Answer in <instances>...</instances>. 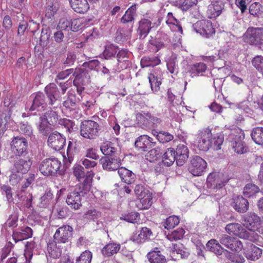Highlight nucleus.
Returning a JSON list of instances; mask_svg holds the SVG:
<instances>
[{
    "label": "nucleus",
    "mask_w": 263,
    "mask_h": 263,
    "mask_svg": "<svg viewBox=\"0 0 263 263\" xmlns=\"http://www.w3.org/2000/svg\"><path fill=\"white\" fill-rule=\"evenodd\" d=\"M242 218L243 225L249 230L248 231L255 233L260 224V218L255 213L250 212L244 215Z\"/></svg>",
    "instance_id": "nucleus-11"
},
{
    "label": "nucleus",
    "mask_w": 263,
    "mask_h": 263,
    "mask_svg": "<svg viewBox=\"0 0 263 263\" xmlns=\"http://www.w3.org/2000/svg\"><path fill=\"white\" fill-rule=\"evenodd\" d=\"M243 140L239 139L231 142L234 152L237 154H242L248 151V147L243 142Z\"/></svg>",
    "instance_id": "nucleus-39"
},
{
    "label": "nucleus",
    "mask_w": 263,
    "mask_h": 263,
    "mask_svg": "<svg viewBox=\"0 0 263 263\" xmlns=\"http://www.w3.org/2000/svg\"><path fill=\"white\" fill-rule=\"evenodd\" d=\"M120 249V245L110 243L106 245L102 249V253L104 256L109 257L116 254Z\"/></svg>",
    "instance_id": "nucleus-37"
},
{
    "label": "nucleus",
    "mask_w": 263,
    "mask_h": 263,
    "mask_svg": "<svg viewBox=\"0 0 263 263\" xmlns=\"http://www.w3.org/2000/svg\"><path fill=\"white\" fill-rule=\"evenodd\" d=\"M195 144L199 151L206 152L212 146V133L209 128L199 130L196 135Z\"/></svg>",
    "instance_id": "nucleus-3"
},
{
    "label": "nucleus",
    "mask_w": 263,
    "mask_h": 263,
    "mask_svg": "<svg viewBox=\"0 0 263 263\" xmlns=\"http://www.w3.org/2000/svg\"><path fill=\"white\" fill-rule=\"evenodd\" d=\"M84 194L81 187H78L76 186L73 190H71V192L68 193L66 202L71 208L74 210H78L82 206L81 197Z\"/></svg>",
    "instance_id": "nucleus-7"
},
{
    "label": "nucleus",
    "mask_w": 263,
    "mask_h": 263,
    "mask_svg": "<svg viewBox=\"0 0 263 263\" xmlns=\"http://www.w3.org/2000/svg\"><path fill=\"white\" fill-rule=\"evenodd\" d=\"M25 248L24 256L26 260V263H31L32 257L33 256L32 242L27 241L25 244Z\"/></svg>",
    "instance_id": "nucleus-58"
},
{
    "label": "nucleus",
    "mask_w": 263,
    "mask_h": 263,
    "mask_svg": "<svg viewBox=\"0 0 263 263\" xmlns=\"http://www.w3.org/2000/svg\"><path fill=\"white\" fill-rule=\"evenodd\" d=\"M261 254V249L252 243L248 244L245 249V255L249 260H256L259 259Z\"/></svg>",
    "instance_id": "nucleus-22"
},
{
    "label": "nucleus",
    "mask_w": 263,
    "mask_h": 263,
    "mask_svg": "<svg viewBox=\"0 0 263 263\" xmlns=\"http://www.w3.org/2000/svg\"><path fill=\"white\" fill-rule=\"evenodd\" d=\"M228 181V180L219 181L217 179L215 178V175L212 174H210L208 176L206 179L207 187L212 190H216V192L218 191V193L216 194V196L218 195V196L216 197V200L219 199L226 192L225 190L222 189V187Z\"/></svg>",
    "instance_id": "nucleus-13"
},
{
    "label": "nucleus",
    "mask_w": 263,
    "mask_h": 263,
    "mask_svg": "<svg viewBox=\"0 0 263 263\" xmlns=\"http://www.w3.org/2000/svg\"><path fill=\"white\" fill-rule=\"evenodd\" d=\"M120 219L128 222L134 223L137 222L139 220V214L137 212H130L122 215Z\"/></svg>",
    "instance_id": "nucleus-54"
},
{
    "label": "nucleus",
    "mask_w": 263,
    "mask_h": 263,
    "mask_svg": "<svg viewBox=\"0 0 263 263\" xmlns=\"http://www.w3.org/2000/svg\"><path fill=\"white\" fill-rule=\"evenodd\" d=\"M160 63V60L158 57H144L141 59V64L143 67H154Z\"/></svg>",
    "instance_id": "nucleus-42"
},
{
    "label": "nucleus",
    "mask_w": 263,
    "mask_h": 263,
    "mask_svg": "<svg viewBox=\"0 0 263 263\" xmlns=\"http://www.w3.org/2000/svg\"><path fill=\"white\" fill-rule=\"evenodd\" d=\"M179 223V217L176 216H171L166 219L165 221L163 223V226L165 229H171L174 228Z\"/></svg>",
    "instance_id": "nucleus-53"
},
{
    "label": "nucleus",
    "mask_w": 263,
    "mask_h": 263,
    "mask_svg": "<svg viewBox=\"0 0 263 263\" xmlns=\"http://www.w3.org/2000/svg\"><path fill=\"white\" fill-rule=\"evenodd\" d=\"M47 142L53 149L60 151L65 145L66 139L62 134L55 131L50 134Z\"/></svg>",
    "instance_id": "nucleus-14"
},
{
    "label": "nucleus",
    "mask_w": 263,
    "mask_h": 263,
    "mask_svg": "<svg viewBox=\"0 0 263 263\" xmlns=\"http://www.w3.org/2000/svg\"><path fill=\"white\" fill-rule=\"evenodd\" d=\"M147 257L150 263H166L165 257L161 252L156 248L155 250L149 252Z\"/></svg>",
    "instance_id": "nucleus-32"
},
{
    "label": "nucleus",
    "mask_w": 263,
    "mask_h": 263,
    "mask_svg": "<svg viewBox=\"0 0 263 263\" xmlns=\"http://www.w3.org/2000/svg\"><path fill=\"white\" fill-rule=\"evenodd\" d=\"M73 76L74 77L73 85L77 84L78 82H81L82 84L87 83L90 79V71L84 67L74 69Z\"/></svg>",
    "instance_id": "nucleus-20"
},
{
    "label": "nucleus",
    "mask_w": 263,
    "mask_h": 263,
    "mask_svg": "<svg viewBox=\"0 0 263 263\" xmlns=\"http://www.w3.org/2000/svg\"><path fill=\"white\" fill-rule=\"evenodd\" d=\"M225 229L230 235L238 236L252 242H255L259 238V235L256 233L248 232L238 223H229L226 226Z\"/></svg>",
    "instance_id": "nucleus-1"
},
{
    "label": "nucleus",
    "mask_w": 263,
    "mask_h": 263,
    "mask_svg": "<svg viewBox=\"0 0 263 263\" xmlns=\"http://www.w3.org/2000/svg\"><path fill=\"white\" fill-rule=\"evenodd\" d=\"M16 235H17L19 240L26 239L32 236V230L30 228L27 227L24 229L22 230L21 231L16 232Z\"/></svg>",
    "instance_id": "nucleus-62"
},
{
    "label": "nucleus",
    "mask_w": 263,
    "mask_h": 263,
    "mask_svg": "<svg viewBox=\"0 0 263 263\" xmlns=\"http://www.w3.org/2000/svg\"><path fill=\"white\" fill-rule=\"evenodd\" d=\"M206 69V65L203 63H198L190 66L189 72L192 78L202 75Z\"/></svg>",
    "instance_id": "nucleus-33"
},
{
    "label": "nucleus",
    "mask_w": 263,
    "mask_h": 263,
    "mask_svg": "<svg viewBox=\"0 0 263 263\" xmlns=\"http://www.w3.org/2000/svg\"><path fill=\"white\" fill-rule=\"evenodd\" d=\"M150 114H146L145 115L141 114L138 115L137 118L138 120V123L143 128L151 127V122L149 119Z\"/></svg>",
    "instance_id": "nucleus-51"
},
{
    "label": "nucleus",
    "mask_w": 263,
    "mask_h": 263,
    "mask_svg": "<svg viewBox=\"0 0 263 263\" xmlns=\"http://www.w3.org/2000/svg\"><path fill=\"white\" fill-rule=\"evenodd\" d=\"M100 163L104 170L112 171L118 170L121 165L119 157H103L100 160Z\"/></svg>",
    "instance_id": "nucleus-18"
},
{
    "label": "nucleus",
    "mask_w": 263,
    "mask_h": 263,
    "mask_svg": "<svg viewBox=\"0 0 263 263\" xmlns=\"http://www.w3.org/2000/svg\"><path fill=\"white\" fill-rule=\"evenodd\" d=\"M73 228L68 225L59 228L54 235L56 243H66L70 241L72 237Z\"/></svg>",
    "instance_id": "nucleus-12"
},
{
    "label": "nucleus",
    "mask_w": 263,
    "mask_h": 263,
    "mask_svg": "<svg viewBox=\"0 0 263 263\" xmlns=\"http://www.w3.org/2000/svg\"><path fill=\"white\" fill-rule=\"evenodd\" d=\"M73 174L79 181L86 175L83 167L80 164H76L73 166Z\"/></svg>",
    "instance_id": "nucleus-63"
},
{
    "label": "nucleus",
    "mask_w": 263,
    "mask_h": 263,
    "mask_svg": "<svg viewBox=\"0 0 263 263\" xmlns=\"http://www.w3.org/2000/svg\"><path fill=\"white\" fill-rule=\"evenodd\" d=\"M71 7L77 13H84L89 8L87 0H69Z\"/></svg>",
    "instance_id": "nucleus-28"
},
{
    "label": "nucleus",
    "mask_w": 263,
    "mask_h": 263,
    "mask_svg": "<svg viewBox=\"0 0 263 263\" xmlns=\"http://www.w3.org/2000/svg\"><path fill=\"white\" fill-rule=\"evenodd\" d=\"M252 139L257 144L263 145V128L256 127L253 129L251 134Z\"/></svg>",
    "instance_id": "nucleus-45"
},
{
    "label": "nucleus",
    "mask_w": 263,
    "mask_h": 263,
    "mask_svg": "<svg viewBox=\"0 0 263 263\" xmlns=\"http://www.w3.org/2000/svg\"><path fill=\"white\" fill-rule=\"evenodd\" d=\"M80 129L81 136L90 140L95 139L98 137L101 130L98 123L90 120L83 121Z\"/></svg>",
    "instance_id": "nucleus-2"
},
{
    "label": "nucleus",
    "mask_w": 263,
    "mask_h": 263,
    "mask_svg": "<svg viewBox=\"0 0 263 263\" xmlns=\"http://www.w3.org/2000/svg\"><path fill=\"white\" fill-rule=\"evenodd\" d=\"M178 59L176 55H172L167 61L168 70L172 74H177L178 72Z\"/></svg>",
    "instance_id": "nucleus-41"
},
{
    "label": "nucleus",
    "mask_w": 263,
    "mask_h": 263,
    "mask_svg": "<svg viewBox=\"0 0 263 263\" xmlns=\"http://www.w3.org/2000/svg\"><path fill=\"white\" fill-rule=\"evenodd\" d=\"M54 210L57 213L58 217L60 219L66 218L68 217L70 214L68 208L65 205H58V206L54 209Z\"/></svg>",
    "instance_id": "nucleus-59"
},
{
    "label": "nucleus",
    "mask_w": 263,
    "mask_h": 263,
    "mask_svg": "<svg viewBox=\"0 0 263 263\" xmlns=\"http://www.w3.org/2000/svg\"><path fill=\"white\" fill-rule=\"evenodd\" d=\"M156 141L146 135H141L137 138L135 142V146L139 150L146 151L156 145Z\"/></svg>",
    "instance_id": "nucleus-16"
},
{
    "label": "nucleus",
    "mask_w": 263,
    "mask_h": 263,
    "mask_svg": "<svg viewBox=\"0 0 263 263\" xmlns=\"http://www.w3.org/2000/svg\"><path fill=\"white\" fill-rule=\"evenodd\" d=\"M46 105L44 95L42 92H37L34 98V110L36 108L38 111L44 110Z\"/></svg>",
    "instance_id": "nucleus-40"
},
{
    "label": "nucleus",
    "mask_w": 263,
    "mask_h": 263,
    "mask_svg": "<svg viewBox=\"0 0 263 263\" xmlns=\"http://www.w3.org/2000/svg\"><path fill=\"white\" fill-rule=\"evenodd\" d=\"M207 247L210 248V251L216 254H219L222 252V249L218 241L215 239H211L207 243Z\"/></svg>",
    "instance_id": "nucleus-60"
},
{
    "label": "nucleus",
    "mask_w": 263,
    "mask_h": 263,
    "mask_svg": "<svg viewBox=\"0 0 263 263\" xmlns=\"http://www.w3.org/2000/svg\"><path fill=\"white\" fill-rule=\"evenodd\" d=\"M118 173L121 181L126 184H130L135 181V174L124 167H119Z\"/></svg>",
    "instance_id": "nucleus-26"
},
{
    "label": "nucleus",
    "mask_w": 263,
    "mask_h": 263,
    "mask_svg": "<svg viewBox=\"0 0 263 263\" xmlns=\"http://www.w3.org/2000/svg\"><path fill=\"white\" fill-rule=\"evenodd\" d=\"M154 133L156 135L157 140L162 143H165L172 141L174 139V136L168 132H155Z\"/></svg>",
    "instance_id": "nucleus-49"
},
{
    "label": "nucleus",
    "mask_w": 263,
    "mask_h": 263,
    "mask_svg": "<svg viewBox=\"0 0 263 263\" xmlns=\"http://www.w3.org/2000/svg\"><path fill=\"white\" fill-rule=\"evenodd\" d=\"M42 116L46 118L49 125L52 126L55 125L59 121L57 113L51 109L47 110Z\"/></svg>",
    "instance_id": "nucleus-47"
},
{
    "label": "nucleus",
    "mask_w": 263,
    "mask_h": 263,
    "mask_svg": "<svg viewBox=\"0 0 263 263\" xmlns=\"http://www.w3.org/2000/svg\"><path fill=\"white\" fill-rule=\"evenodd\" d=\"M100 62L97 60H90L88 62H84L82 67L85 68H89L90 70H99V67L100 66Z\"/></svg>",
    "instance_id": "nucleus-64"
},
{
    "label": "nucleus",
    "mask_w": 263,
    "mask_h": 263,
    "mask_svg": "<svg viewBox=\"0 0 263 263\" xmlns=\"http://www.w3.org/2000/svg\"><path fill=\"white\" fill-rule=\"evenodd\" d=\"M193 29L203 36L209 38L215 33V29L211 21L202 20L193 25Z\"/></svg>",
    "instance_id": "nucleus-5"
},
{
    "label": "nucleus",
    "mask_w": 263,
    "mask_h": 263,
    "mask_svg": "<svg viewBox=\"0 0 263 263\" xmlns=\"http://www.w3.org/2000/svg\"><path fill=\"white\" fill-rule=\"evenodd\" d=\"M45 90L50 100L49 104L52 105L59 98L56 85L53 83H50L45 87Z\"/></svg>",
    "instance_id": "nucleus-29"
},
{
    "label": "nucleus",
    "mask_w": 263,
    "mask_h": 263,
    "mask_svg": "<svg viewBox=\"0 0 263 263\" xmlns=\"http://www.w3.org/2000/svg\"><path fill=\"white\" fill-rule=\"evenodd\" d=\"M153 22V19L151 17H144L138 22L137 34L140 40L144 39L154 27L156 23Z\"/></svg>",
    "instance_id": "nucleus-9"
},
{
    "label": "nucleus",
    "mask_w": 263,
    "mask_h": 263,
    "mask_svg": "<svg viewBox=\"0 0 263 263\" xmlns=\"http://www.w3.org/2000/svg\"><path fill=\"white\" fill-rule=\"evenodd\" d=\"M177 158V165L182 166L189 157V150L185 143L179 144L175 151Z\"/></svg>",
    "instance_id": "nucleus-19"
},
{
    "label": "nucleus",
    "mask_w": 263,
    "mask_h": 263,
    "mask_svg": "<svg viewBox=\"0 0 263 263\" xmlns=\"http://www.w3.org/2000/svg\"><path fill=\"white\" fill-rule=\"evenodd\" d=\"M15 167L18 173L25 174L27 172L29 168V164L26 161L20 159L15 163Z\"/></svg>",
    "instance_id": "nucleus-56"
},
{
    "label": "nucleus",
    "mask_w": 263,
    "mask_h": 263,
    "mask_svg": "<svg viewBox=\"0 0 263 263\" xmlns=\"http://www.w3.org/2000/svg\"><path fill=\"white\" fill-rule=\"evenodd\" d=\"M93 177V173L91 172H88L87 174L83 178L84 179L82 183L78 187H80L81 190L83 191V193L85 194L88 191H89L92 183V178Z\"/></svg>",
    "instance_id": "nucleus-38"
},
{
    "label": "nucleus",
    "mask_w": 263,
    "mask_h": 263,
    "mask_svg": "<svg viewBox=\"0 0 263 263\" xmlns=\"http://www.w3.org/2000/svg\"><path fill=\"white\" fill-rule=\"evenodd\" d=\"M118 47L112 44H107L105 46L102 55L105 59L108 60L115 57L117 52Z\"/></svg>",
    "instance_id": "nucleus-44"
},
{
    "label": "nucleus",
    "mask_w": 263,
    "mask_h": 263,
    "mask_svg": "<svg viewBox=\"0 0 263 263\" xmlns=\"http://www.w3.org/2000/svg\"><path fill=\"white\" fill-rule=\"evenodd\" d=\"M170 41L167 34L163 31H158L154 39L149 41V43L156 48V52L165 47Z\"/></svg>",
    "instance_id": "nucleus-17"
},
{
    "label": "nucleus",
    "mask_w": 263,
    "mask_h": 263,
    "mask_svg": "<svg viewBox=\"0 0 263 263\" xmlns=\"http://www.w3.org/2000/svg\"><path fill=\"white\" fill-rule=\"evenodd\" d=\"M231 206L239 213H245L249 209V203L248 200L242 196H237L233 199Z\"/></svg>",
    "instance_id": "nucleus-21"
},
{
    "label": "nucleus",
    "mask_w": 263,
    "mask_h": 263,
    "mask_svg": "<svg viewBox=\"0 0 263 263\" xmlns=\"http://www.w3.org/2000/svg\"><path fill=\"white\" fill-rule=\"evenodd\" d=\"M39 123H37V128L39 133L43 135H48L51 131V125H49L46 118L42 116L40 117Z\"/></svg>",
    "instance_id": "nucleus-35"
},
{
    "label": "nucleus",
    "mask_w": 263,
    "mask_h": 263,
    "mask_svg": "<svg viewBox=\"0 0 263 263\" xmlns=\"http://www.w3.org/2000/svg\"><path fill=\"white\" fill-rule=\"evenodd\" d=\"M59 9V5L57 3H53L51 5H49L46 8L45 17L48 18L53 17L55 19Z\"/></svg>",
    "instance_id": "nucleus-48"
},
{
    "label": "nucleus",
    "mask_w": 263,
    "mask_h": 263,
    "mask_svg": "<svg viewBox=\"0 0 263 263\" xmlns=\"http://www.w3.org/2000/svg\"><path fill=\"white\" fill-rule=\"evenodd\" d=\"M206 167V162L199 156H195L191 159L189 166V172L195 176L203 174Z\"/></svg>",
    "instance_id": "nucleus-8"
},
{
    "label": "nucleus",
    "mask_w": 263,
    "mask_h": 263,
    "mask_svg": "<svg viewBox=\"0 0 263 263\" xmlns=\"http://www.w3.org/2000/svg\"><path fill=\"white\" fill-rule=\"evenodd\" d=\"M259 191V189L257 186L254 184L249 183L243 189V195L247 197H250Z\"/></svg>",
    "instance_id": "nucleus-50"
},
{
    "label": "nucleus",
    "mask_w": 263,
    "mask_h": 263,
    "mask_svg": "<svg viewBox=\"0 0 263 263\" xmlns=\"http://www.w3.org/2000/svg\"><path fill=\"white\" fill-rule=\"evenodd\" d=\"M163 162L167 166L172 165L175 161L177 162V158L174 148H169L163 155Z\"/></svg>",
    "instance_id": "nucleus-34"
},
{
    "label": "nucleus",
    "mask_w": 263,
    "mask_h": 263,
    "mask_svg": "<svg viewBox=\"0 0 263 263\" xmlns=\"http://www.w3.org/2000/svg\"><path fill=\"white\" fill-rule=\"evenodd\" d=\"M80 101V99L77 98L75 95L70 94L67 99L64 101L63 105L71 110L75 108L76 104Z\"/></svg>",
    "instance_id": "nucleus-46"
},
{
    "label": "nucleus",
    "mask_w": 263,
    "mask_h": 263,
    "mask_svg": "<svg viewBox=\"0 0 263 263\" xmlns=\"http://www.w3.org/2000/svg\"><path fill=\"white\" fill-rule=\"evenodd\" d=\"M152 193L149 191H146V194L139 198V202L137 203L138 208L141 210L148 209L152 204Z\"/></svg>",
    "instance_id": "nucleus-31"
},
{
    "label": "nucleus",
    "mask_w": 263,
    "mask_h": 263,
    "mask_svg": "<svg viewBox=\"0 0 263 263\" xmlns=\"http://www.w3.org/2000/svg\"><path fill=\"white\" fill-rule=\"evenodd\" d=\"M92 257V253L89 250H85L76 259V263H91Z\"/></svg>",
    "instance_id": "nucleus-55"
},
{
    "label": "nucleus",
    "mask_w": 263,
    "mask_h": 263,
    "mask_svg": "<svg viewBox=\"0 0 263 263\" xmlns=\"http://www.w3.org/2000/svg\"><path fill=\"white\" fill-rule=\"evenodd\" d=\"M246 42L250 45L260 47L263 45V29L259 28H249L245 33Z\"/></svg>",
    "instance_id": "nucleus-6"
},
{
    "label": "nucleus",
    "mask_w": 263,
    "mask_h": 263,
    "mask_svg": "<svg viewBox=\"0 0 263 263\" xmlns=\"http://www.w3.org/2000/svg\"><path fill=\"white\" fill-rule=\"evenodd\" d=\"M219 242L221 245L234 252H239L243 248L241 241L227 234L221 235Z\"/></svg>",
    "instance_id": "nucleus-10"
},
{
    "label": "nucleus",
    "mask_w": 263,
    "mask_h": 263,
    "mask_svg": "<svg viewBox=\"0 0 263 263\" xmlns=\"http://www.w3.org/2000/svg\"><path fill=\"white\" fill-rule=\"evenodd\" d=\"M185 233L184 229L182 228L177 229L173 231L171 233H168L166 237L170 241H176L181 239Z\"/></svg>",
    "instance_id": "nucleus-52"
},
{
    "label": "nucleus",
    "mask_w": 263,
    "mask_h": 263,
    "mask_svg": "<svg viewBox=\"0 0 263 263\" xmlns=\"http://www.w3.org/2000/svg\"><path fill=\"white\" fill-rule=\"evenodd\" d=\"M173 250L174 252H176L177 254H180L182 258H185L189 255V253L187 249L184 248L181 243L174 244Z\"/></svg>",
    "instance_id": "nucleus-57"
},
{
    "label": "nucleus",
    "mask_w": 263,
    "mask_h": 263,
    "mask_svg": "<svg viewBox=\"0 0 263 263\" xmlns=\"http://www.w3.org/2000/svg\"><path fill=\"white\" fill-rule=\"evenodd\" d=\"M100 150L107 157H119V151L111 142H103L100 146Z\"/></svg>",
    "instance_id": "nucleus-24"
},
{
    "label": "nucleus",
    "mask_w": 263,
    "mask_h": 263,
    "mask_svg": "<svg viewBox=\"0 0 263 263\" xmlns=\"http://www.w3.org/2000/svg\"><path fill=\"white\" fill-rule=\"evenodd\" d=\"M136 12V7L135 5L131 6L125 12L124 14L120 18V23L122 24H130L131 27L129 31H132L133 28V22L135 20V15Z\"/></svg>",
    "instance_id": "nucleus-27"
},
{
    "label": "nucleus",
    "mask_w": 263,
    "mask_h": 263,
    "mask_svg": "<svg viewBox=\"0 0 263 263\" xmlns=\"http://www.w3.org/2000/svg\"><path fill=\"white\" fill-rule=\"evenodd\" d=\"M224 5L221 2L215 1L208 6L206 11L208 17L216 18L219 16L223 9Z\"/></svg>",
    "instance_id": "nucleus-23"
},
{
    "label": "nucleus",
    "mask_w": 263,
    "mask_h": 263,
    "mask_svg": "<svg viewBox=\"0 0 263 263\" xmlns=\"http://www.w3.org/2000/svg\"><path fill=\"white\" fill-rule=\"evenodd\" d=\"M101 212L96 209H90L88 210L83 215L84 219L89 221L96 222L98 227L101 228L103 224L100 222L99 219L101 217Z\"/></svg>",
    "instance_id": "nucleus-25"
},
{
    "label": "nucleus",
    "mask_w": 263,
    "mask_h": 263,
    "mask_svg": "<svg viewBox=\"0 0 263 263\" xmlns=\"http://www.w3.org/2000/svg\"><path fill=\"white\" fill-rule=\"evenodd\" d=\"M148 79L151 84L152 90L155 92L158 91L160 89V85L161 84L160 76L152 72L149 74Z\"/></svg>",
    "instance_id": "nucleus-36"
},
{
    "label": "nucleus",
    "mask_w": 263,
    "mask_h": 263,
    "mask_svg": "<svg viewBox=\"0 0 263 263\" xmlns=\"http://www.w3.org/2000/svg\"><path fill=\"white\" fill-rule=\"evenodd\" d=\"M225 134H228V139L230 142L238 139H244L245 134L241 129L237 126H233L230 129H225Z\"/></svg>",
    "instance_id": "nucleus-30"
},
{
    "label": "nucleus",
    "mask_w": 263,
    "mask_h": 263,
    "mask_svg": "<svg viewBox=\"0 0 263 263\" xmlns=\"http://www.w3.org/2000/svg\"><path fill=\"white\" fill-rule=\"evenodd\" d=\"M162 152L159 147L152 149L145 155L146 159L151 162H155L161 157Z\"/></svg>",
    "instance_id": "nucleus-43"
},
{
    "label": "nucleus",
    "mask_w": 263,
    "mask_h": 263,
    "mask_svg": "<svg viewBox=\"0 0 263 263\" xmlns=\"http://www.w3.org/2000/svg\"><path fill=\"white\" fill-rule=\"evenodd\" d=\"M167 20L166 21V23L167 24H172L176 25L178 28V30L180 32L182 33L183 30L180 24V22L177 20L173 15V13L171 12H169L167 14Z\"/></svg>",
    "instance_id": "nucleus-61"
},
{
    "label": "nucleus",
    "mask_w": 263,
    "mask_h": 263,
    "mask_svg": "<svg viewBox=\"0 0 263 263\" xmlns=\"http://www.w3.org/2000/svg\"><path fill=\"white\" fill-rule=\"evenodd\" d=\"M61 162L55 158H48L44 160L39 165V169L44 176H52L59 170Z\"/></svg>",
    "instance_id": "nucleus-4"
},
{
    "label": "nucleus",
    "mask_w": 263,
    "mask_h": 263,
    "mask_svg": "<svg viewBox=\"0 0 263 263\" xmlns=\"http://www.w3.org/2000/svg\"><path fill=\"white\" fill-rule=\"evenodd\" d=\"M10 146L12 153L16 156H20L26 152L27 142L24 138L15 137L12 140Z\"/></svg>",
    "instance_id": "nucleus-15"
}]
</instances>
